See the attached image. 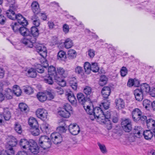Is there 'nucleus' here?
Returning a JSON list of instances; mask_svg holds the SVG:
<instances>
[{
	"mask_svg": "<svg viewBox=\"0 0 155 155\" xmlns=\"http://www.w3.org/2000/svg\"><path fill=\"white\" fill-rule=\"evenodd\" d=\"M36 40L35 38H33L31 39L23 38L21 41L28 47L30 48L35 47L37 52L43 58H45L47 55L46 48L42 44L36 43Z\"/></svg>",
	"mask_w": 155,
	"mask_h": 155,
	"instance_id": "nucleus-1",
	"label": "nucleus"
},
{
	"mask_svg": "<svg viewBox=\"0 0 155 155\" xmlns=\"http://www.w3.org/2000/svg\"><path fill=\"white\" fill-rule=\"evenodd\" d=\"M84 108L87 113L90 115H93L94 118L96 117L101 119L103 111L100 107H97L93 108V110H91L90 107L87 105L86 106H84Z\"/></svg>",
	"mask_w": 155,
	"mask_h": 155,
	"instance_id": "nucleus-2",
	"label": "nucleus"
},
{
	"mask_svg": "<svg viewBox=\"0 0 155 155\" xmlns=\"http://www.w3.org/2000/svg\"><path fill=\"white\" fill-rule=\"evenodd\" d=\"M133 120L135 121L139 120L144 121L147 119V117L143 115L141 110L139 108L134 109L131 112Z\"/></svg>",
	"mask_w": 155,
	"mask_h": 155,
	"instance_id": "nucleus-3",
	"label": "nucleus"
},
{
	"mask_svg": "<svg viewBox=\"0 0 155 155\" xmlns=\"http://www.w3.org/2000/svg\"><path fill=\"white\" fill-rule=\"evenodd\" d=\"M121 125L123 130L126 132L131 131L132 127L131 120L128 118L121 119Z\"/></svg>",
	"mask_w": 155,
	"mask_h": 155,
	"instance_id": "nucleus-4",
	"label": "nucleus"
},
{
	"mask_svg": "<svg viewBox=\"0 0 155 155\" xmlns=\"http://www.w3.org/2000/svg\"><path fill=\"white\" fill-rule=\"evenodd\" d=\"M51 140L55 144H58L61 142L62 141V138L61 135L58 132L52 133L50 136Z\"/></svg>",
	"mask_w": 155,
	"mask_h": 155,
	"instance_id": "nucleus-5",
	"label": "nucleus"
},
{
	"mask_svg": "<svg viewBox=\"0 0 155 155\" xmlns=\"http://www.w3.org/2000/svg\"><path fill=\"white\" fill-rule=\"evenodd\" d=\"M48 112L47 111L43 108H39L36 112L37 117L43 120H45L47 118Z\"/></svg>",
	"mask_w": 155,
	"mask_h": 155,
	"instance_id": "nucleus-6",
	"label": "nucleus"
},
{
	"mask_svg": "<svg viewBox=\"0 0 155 155\" xmlns=\"http://www.w3.org/2000/svg\"><path fill=\"white\" fill-rule=\"evenodd\" d=\"M77 98L79 103L83 105L84 107V106H85V104L87 102L88 103V101H90L89 97H85L83 94L81 93L77 94Z\"/></svg>",
	"mask_w": 155,
	"mask_h": 155,
	"instance_id": "nucleus-7",
	"label": "nucleus"
},
{
	"mask_svg": "<svg viewBox=\"0 0 155 155\" xmlns=\"http://www.w3.org/2000/svg\"><path fill=\"white\" fill-rule=\"evenodd\" d=\"M68 129L70 133L74 135H78L80 131L79 126L76 124H70L68 126Z\"/></svg>",
	"mask_w": 155,
	"mask_h": 155,
	"instance_id": "nucleus-8",
	"label": "nucleus"
},
{
	"mask_svg": "<svg viewBox=\"0 0 155 155\" xmlns=\"http://www.w3.org/2000/svg\"><path fill=\"white\" fill-rule=\"evenodd\" d=\"M16 19L18 21V23L23 26L26 25L28 24V22L25 18L20 14H16L14 20Z\"/></svg>",
	"mask_w": 155,
	"mask_h": 155,
	"instance_id": "nucleus-9",
	"label": "nucleus"
},
{
	"mask_svg": "<svg viewBox=\"0 0 155 155\" xmlns=\"http://www.w3.org/2000/svg\"><path fill=\"white\" fill-rule=\"evenodd\" d=\"M11 8L9 7V9L6 12V14L7 16L10 19L14 20V18H15V16L16 15L15 12L17 10L18 8L15 9Z\"/></svg>",
	"mask_w": 155,
	"mask_h": 155,
	"instance_id": "nucleus-10",
	"label": "nucleus"
},
{
	"mask_svg": "<svg viewBox=\"0 0 155 155\" xmlns=\"http://www.w3.org/2000/svg\"><path fill=\"white\" fill-rule=\"evenodd\" d=\"M110 89L108 86H104L102 89L101 93L103 99H107L110 93Z\"/></svg>",
	"mask_w": 155,
	"mask_h": 155,
	"instance_id": "nucleus-11",
	"label": "nucleus"
},
{
	"mask_svg": "<svg viewBox=\"0 0 155 155\" xmlns=\"http://www.w3.org/2000/svg\"><path fill=\"white\" fill-rule=\"evenodd\" d=\"M134 94L136 100L141 101L143 100V95L145 94L139 90V88H138L134 91Z\"/></svg>",
	"mask_w": 155,
	"mask_h": 155,
	"instance_id": "nucleus-12",
	"label": "nucleus"
},
{
	"mask_svg": "<svg viewBox=\"0 0 155 155\" xmlns=\"http://www.w3.org/2000/svg\"><path fill=\"white\" fill-rule=\"evenodd\" d=\"M30 33L28 36H30V37L28 38H24L31 39L32 38H34L36 39V37H37L39 34L38 29L35 26L32 27L31 28Z\"/></svg>",
	"mask_w": 155,
	"mask_h": 155,
	"instance_id": "nucleus-13",
	"label": "nucleus"
},
{
	"mask_svg": "<svg viewBox=\"0 0 155 155\" xmlns=\"http://www.w3.org/2000/svg\"><path fill=\"white\" fill-rule=\"evenodd\" d=\"M42 150L41 148H40L36 144V145L29 148V150L32 153L35 154H37L38 153L41 154H44L45 152L42 151Z\"/></svg>",
	"mask_w": 155,
	"mask_h": 155,
	"instance_id": "nucleus-14",
	"label": "nucleus"
},
{
	"mask_svg": "<svg viewBox=\"0 0 155 155\" xmlns=\"http://www.w3.org/2000/svg\"><path fill=\"white\" fill-rule=\"evenodd\" d=\"M15 151L13 148L7 147L5 150H3L0 152V155H14Z\"/></svg>",
	"mask_w": 155,
	"mask_h": 155,
	"instance_id": "nucleus-15",
	"label": "nucleus"
},
{
	"mask_svg": "<svg viewBox=\"0 0 155 155\" xmlns=\"http://www.w3.org/2000/svg\"><path fill=\"white\" fill-rule=\"evenodd\" d=\"M31 9L35 14H38L40 12V9L38 3L36 1L33 2L31 5Z\"/></svg>",
	"mask_w": 155,
	"mask_h": 155,
	"instance_id": "nucleus-16",
	"label": "nucleus"
},
{
	"mask_svg": "<svg viewBox=\"0 0 155 155\" xmlns=\"http://www.w3.org/2000/svg\"><path fill=\"white\" fill-rule=\"evenodd\" d=\"M19 109L21 113L25 114L27 113L29 111V109L28 106L25 103H21L19 104Z\"/></svg>",
	"mask_w": 155,
	"mask_h": 155,
	"instance_id": "nucleus-17",
	"label": "nucleus"
},
{
	"mask_svg": "<svg viewBox=\"0 0 155 155\" xmlns=\"http://www.w3.org/2000/svg\"><path fill=\"white\" fill-rule=\"evenodd\" d=\"M66 95L67 96L68 100L72 104H76L77 100L72 92L70 91Z\"/></svg>",
	"mask_w": 155,
	"mask_h": 155,
	"instance_id": "nucleus-18",
	"label": "nucleus"
},
{
	"mask_svg": "<svg viewBox=\"0 0 155 155\" xmlns=\"http://www.w3.org/2000/svg\"><path fill=\"white\" fill-rule=\"evenodd\" d=\"M115 103L117 108L120 109L124 108L125 103L123 100L121 98H117L115 100Z\"/></svg>",
	"mask_w": 155,
	"mask_h": 155,
	"instance_id": "nucleus-19",
	"label": "nucleus"
},
{
	"mask_svg": "<svg viewBox=\"0 0 155 155\" xmlns=\"http://www.w3.org/2000/svg\"><path fill=\"white\" fill-rule=\"evenodd\" d=\"M150 88V87L149 84L144 83L140 85L139 90L145 94L148 93L149 91Z\"/></svg>",
	"mask_w": 155,
	"mask_h": 155,
	"instance_id": "nucleus-20",
	"label": "nucleus"
},
{
	"mask_svg": "<svg viewBox=\"0 0 155 155\" xmlns=\"http://www.w3.org/2000/svg\"><path fill=\"white\" fill-rule=\"evenodd\" d=\"M23 36H28L30 34V31L24 27H21L18 31Z\"/></svg>",
	"mask_w": 155,
	"mask_h": 155,
	"instance_id": "nucleus-21",
	"label": "nucleus"
},
{
	"mask_svg": "<svg viewBox=\"0 0 155 155\" xmlns=\"http://www.w3.org/2000/svg\"><path fill=\"white\" fill-rule=\"evenodd\" d=\"M4 119L5 120H8L11 117V113L8 108L4 109V112L2 115Z\"/></svg>",
	"mask_w": 155,
	"mask_h": 155,
	"instance_id": "nucleus-22",
	"label": "nucleus"
},
{
	"mask_svg": "<svg viewBox=\"0 0 155 155\" xmlns=\"http://www.w3.org/2000/svg\"><path fill=\"white\" fill-rule=\"evenodd\" d=\"M45 93L47 97V99L51 100L54 98L55 93L54 91L53 90H49L45 92Z\"/></svg>",
	"mask_w": 155,
	"mask_h": 155,
	"instance_id": "nucleus-23",
	"label": "nucleus"
},
{
	"mask_svg": "<svg viewBox=\"0 0 155 155\" xmlns=\"http://www.w3.org/2000/svg\"><path fill=\"white\" fill-rule=\"evenodd\" d=\"M143 135L145 139L149 140L151 139L153 137V134L151 130H149L144 131Z\"/></svg>",
	"mask_w": 155,
	"mask_h": 155,
	"instance_id": "nucleus-24",
	"label": "nucleus"
},
{
	"mask_svg": "<svg viewBox=\"0 0 155 155\" xmlns=\"http://www.w3.org/2000/svg\"><path fill=\"white\" fill-rule=\"evenodd\" d=\"M37 97L38 100L41 102H43L47 99V97L45 93L39 92L37 95Z\"/></svg>",
	"mask_w": 155,
	"mask_h": 155,
	"instance_id": "nucleus-25",
	"label": "nucleus"
},
{
	"mask_svg": "<svg viewBox=\"0 0 155 155\" xmlns=\"http://www.w3.org/2000/svg\"><path fill=\"white\" fill-rule=\"evenodd\" d=\"M146 122L147 126L148 129H151L155 127V121L152 118H149L145 121Z\"/></svg>",
	"mask_w": 155,
	"mask_h": 155,
	"instance_id": "nucleus-26",
	"label": "nucleus"
},
{
	"mask_svg": "<svg viewBox=\"0 0 155 155\" xmlns=\"http://www.w3.org/2000/svg\"><path fill=\"white\" fill-rule=\"evenodd\" d=\"M77 55V53L75 51L70 49L68 51V58L70 59H72L75 58Z\"/></svg>",
	"mask_w": 155,
	"mask_h": 155,
	"instance_id": "nucleus-27",
	"label": "nucleus"
},
{
	"mask_svg": "<svg viewBox=\"0 0 155 155\" xmlns=\"http://www.w3.org/2000/svg\"><path fill=\"white\" fill-rule=\"evenodd\" d=\"M37 71L36 69L33 68H31L29 69L26 74L27 76L32 78L36 77L37 75Z\"/></svg>",
	"mask_w": 155,
	"mask_h": 155,
	"instance_id": "nucleus-28",
	"label": "nucleus"
},
{
	"mask_svg": "<svg viewBox=\"0 0 155 155\" xmlns=\"http://www.w3.org/2000/svg\"><path fill=\"white\" fill-rule=\"evenodd\" d=\"M28 124L31 127H38V122L35 118L33 117L30 118L28 120Z\"/></svg>",
	"mask_w": 155,
	"mask_h": 155,
	"instance_id": "nucleus-29",
	"label": "nucleus"
},
{
	"mask_svg": "<svg viewBox=\"0 0 155 155\" xmlns=\"http://www.w3.org/2000/svg\"><path fill=\"white\" fill-rule=\"evenodd\" d=\"M58 113L61 116L64 118H68L70 116V112L62 109L58 111Z\"/></svg>",
	"mask_w": 155,
	"mask_h": 155,
	"instance_id": "nucleus-30",
	"label": "nucleus"
},
{
	"mask_svg": "<svg viewBox=\"0 0 155 155\" xmlns=\"http://www.w3.org/2000/svg\"><path fill=\"white\" fill-rule=\"evenodd\" d=\"M16 144L17 140L14 137H13L11 139L9 140L8 144L6 146V147H9L13 148V147L15 146Z\"/></svg>",
	"mask_w": 155,
	"mask_h": 155,
	"instance_id": "nucleus-31",
	"label": "nucleus"
},
{
	"mask_svg": "<svg viewBox=\"0 0 155 155\" xmlns=\"http://www.w3.org/2000/svg\"><path fill=\"white\" fill-rule=\"evenodd\" d=\"M8 4L10 5L9 7L11 8H18V5L17 4V2L15 0H6Z\"/></svg>",
	"mask_w": 155,
	"mask_h": 155,
	"instance_id": "nucleus-32",
	"label": "nucleus"
},
{
	"mask_svg": "<svg viewBox=\"0 0 155 155\" xmlns=\"http://www.w3.org/2000/svg\"><path fill=\"white\" fill-rule=\"evenodd\" d=\"M28 141L25 139H21L20 141V145L23 148L27 149L28 147Z\"/></svg>",
	"mask_w": 155,
	"mask_h": 155,
	"instance_id": "nucleus-33",
	"label": "nucleus"
},
{
	"mask_svg": "<svg viewBox=\"0 0 155 155\" xmlns=\"http://www.w3.org/2000/svg\"><path fill=\"white\" fill-rule=\"evenodd\" d=\"M31 19L32 20L33 24L37 27H38L40 25V21L38 17L36 15H34L31 17Z\"/></svg>",
	"mask_w": 155,
	"mask_h": 155,
	"instance_id": "nucleus-34",
	"label": "nucleus"
},
{
	"mask_svg": "<svg viewBox=\"0 0 155 155\" xmlns=\"http://www.w3.org/2000/svg\"><path fill=\"white\" fill-rule=\"evenodd\" d=\"M49 75L54 77L57 74L56 68L53 66H50L48 68Z\"/></svg>",
	"mask_w": 155,
	"mask_h": 155,
	"instance_id": "nucleus-35",
	"label": "nucleus"
},
{
	"mask_svg": "<svg viewBox=\"0 0 155 155\" xmlns=\"http://www.w3.org/2000/svg\"><path fill=\"white\" fill-rule=\"evenodd\" d=\"M85 72L86 74H89L91 71V64L88 62H85L84 64Z\"/></svg>",
	"mask_w": 155,
	"mask_h": 155,
	"instance_id": "nucleus-36",
	"label": "nucleus"
},
{
	"mask_svg": "<svg viewBox=\"0 0 155 155\" xmlns=\"http://www.w3.org/2000/svg\"><path fill=\"white\" fill-rule=\"evenodd\" d=\"M14 129L15 131L19 134H21L22 132L21 125L18 122H15L14 125Z\"/></svg>",
	"mask_w": 155,
	"mask_h": 155,
	"instance_id": "nucleus-37",
	"label": "nucleus"
},
{
	"mask_svg": "<svg viewBox=\"0 0 155 155\" xmlns=\"http://www.w3.org/2000/svg\"><path fill=\"white\" fill-rule=\"evenodd\" d=\"M12 91L17 96H20L22 92L21 90L20 89L19 86L17 85L14 86L13 90Z\"/></svg>",
	"mask_w": 155,
	"mask_h": 155,
	"instance_id": "nucleus-38",
	"label": "nucleus"
},
{
	"mask_svg": "<svg viewBox=\"0 0 155 155\" xmlns=\"http://www.w3.org/2000/svg\"><path fill=\"white\" fill-rule=\"evenodd\" d=\"M99 70L98 64L96 62H92L91 64V71L94 72H97Z\"/></svg>",
	"mask_w": 155,
	"mask_h": 155,
	"instance_id": "nucleus-39",
	"label": "nucleus"
},
{
	"mask_svg": "<svg viewBox=\"0 0 155 155\" xmlns=\"http://www.w3.org/2000/svg\"><path fill=\"white\" fill-rule=\"evenodd\" d=\"M107 78L105 75H103L101 77L100 81H99V85L103 86L105 85L107 82Z\"/></svg>",
	"mask_w": 155,
	"mask_h": 155,
	"instance_id": "nucleus-40",
	"label": "nucleus"
},
{
	"mask_svg": "<svg viewBox=\"0 0 155 155\" xmlns=\"http://www.w3.org/2000/svg\"><path fill=\"white\" fill-rule=\"evenodd\" d=\"M51 140L49 141L48 142H45L43 144H40L41 149H43L44 150L49 148L51 147Z\"/></svg>",
	"mask_w": 155,
	"mask_h": 155,
	"instance_id": "nucleus-41",
	"label": "nucleus"
},
{
	"mask_svg": "<svg viewBox=\"0 0 155 155\" xmlns=\"http://www.w3.org/2000/svg\"><path fill=\"white\" fill-rule=\"evenodd\" d=\"M103 99L104 101L101 103V106H102L105 109L107 110L109 107L110 105V101L107 100V99Z\"/></svg>",
	"mask_w": 155,
	"mask_h": 155,
	"instance_id": "nucleus-42",
	"label": "nucleus"
},
{
	"mask_svg": "<svg viewBox=\"0 0 155 155\" xmlns=\"http://www.w3.org/2000/svg\"><path fill=\"white\" fill-rule=\"evenodd\" d=\"M19 24L17 22L12 23L11 24V28L15 32H16L19 31V28L21 27H20Z\"/></svg>",
	"mask_w": 155,
	"mask_h": 155,
	"instance_id": "nucleus-43",
	"label": "nucleus"
},
{
	"mask_svg": "<svg viewBox=\"0 0 155 155\" xmlns=\"http://www.w3.org/2000/svg\"><path fill=\"white\" fill-rule=\"evenodd\" d=\"M65 47L67 49L71 48L73 45L72 41L69 38L66 39L64 42Z\"/></svg>",
	"mask_w": 155,
	"mask_h": 155,
	"instance_id": "nucleus-44",
	"label": "nucleus"
},
{
	"mask_svg": "<svg viewBox=\"0 0 155 155\" xmlns=\"http://www.w3.org/2000/svg\"><path fill=\"white\" fill-rule=\"evenodd\" d=\"M51 140L47 136H41L40 138L39 141V144H43L44 143L48 142Z\"/></svg>",
	"mask_w": 155,
	"mask_h": 155,
	"instance_id": "nucleus-45",
	"label": "nucleus"
},
{
	"mask_svg": "<svg viewBox=\"0 0 155 155\" xmlns=\"http://www.w3.org/2000/svg\"><path fill=\"white\" fill-rule=\"evenodd\" d=\"M110 112L109 111H107L106 113L103 111V116L101 117V120H105L106 121H108L110 118Z\"/></svg>",
	"mask_w": 155,
	"mask_h": 155,
	"instance_id": "nucleus-46",
	"label": "nucleus"
},
{
	"mask_svg": "<svg viewBox=\"0 0 155 155\" xmlns=\"http://www.w3.org/2000/svg\"><path fill=\"white\" fill-rule=\"evenodd\" d=\"M13 91L10 88L7 89L5 94V97L8 99H11L12 98Z\"/></svg>",
	"mask_w": 155,
	"mask_h": 155,
	"instance_id": "nucleus-47",
	"label": "nucleus"
},
{
	"mask_svg": "<svg viewBox=\"0 0 155 155\" xmlns=\"http://www.w3.org/2000/svg\"><path fill=\"white\" fill-rule=\"evenodd\" d=\"M31 133L33 135L35 136L39 135L40 134V130L38 129V127H32Z\"/></svg>",
	"mask_w": 155,
	"mask_h": 155,
	"instance_id": "nucleus-48",
	"label": "nucleus"
},
{
	"mask_svg": "<svg viewBox=\"0 0 155 155\" xmlns=\"http://www.w3.org/2000/svg\"><path fill=\"white\" fill-rule=\"evenodd\" d=\"M53 77L49 75L44 78V81L45 83L48 84H52L53 83Z\"/></svg>",
	"mask_w": 155,
	"mask_h": 155,
	"instance_id": "nucleus-49",
	"label": "nucleus"
},
{
	"mask_svg": "<svg viewBox=\"0 0 155 155\" xmlns=\"http://www.w3.org/2000/svg\"><path fill=\"white\" fill-rule=\"evenodd\" d=\"M152 103L149 100L147 99L144 100L143 103V106L145 107L146 109H147L148 107H149L152 105Z\"/></svg>",
	"mask_w": 155,
	"mask_h": 155,
	"instance_id": "nucleus-50",
	"label": "nucleus"
},
{
	"mask_svg": "<svg viewBox=\"0 0 155 155\" xmlns=\"http://www.w3.org/2000/svg\"><path fill=\"white\" fill-rule=\"evenodd\" d=\"M84 93L87 95V97H89V95L91 93V89L89 86H86L84 89Z\"/></svg>",
	"mask_w": 155,
	"mask_h": 155,
	"instance_id": "nucleus-51",
	"label": "nucleus"
},
{
	"mask_svg": "<svg viewBox=\"0 0 155 155\" xmlns=\"http://www.w3.org/2000/svg\"><path fill=\"white\" fill-rule=\"evenodd\" d=\"M74 71L76 74H80L83 73L84 71L82 67L78 66L75 68Z\"/></svg>",
	"mask_w": 155,
	"mask_h": 155,
	"instance_id": "nucleus-52",
	"label": "nucleus"
},
{
	"mask_svg": "<svg viewBox=\"0 0 155 155\" xmlns=\"http://www.w3.org/2000/svg\"><path fill=\"white\" fill-rule=\"evenodd\" d=\"M97 145L99 147L101 151L103 153H107V150L104 144H101L100 143H97Z\"/></svg>",
	"mask_w": 155,
	"mask_h": 155,
	"instance_id": "nucleus-53",
	"label": "nucleus"
},
{
	"mask_svg": "<svg viewBox=\"0 0 155 155\" xmlns=\"http://www.w3.org/2000/svg\"><path fill=\"white\" fill-rule=\"evenodd\" d=\"M24 91L26 94H30L33 92V89L31 87L28 86L24 89Z\"/></svg>",
	"mask_w": 155,
	"mask_h": 155,
	"instance_id": "nucleus-54",
	"label": "nucleus"
},
{
	"mask_svg": "<svg viewBox=\"0 0 155 155\" xmlns=\"http://www.w3.org/2000/svg\"><path fill=\"white\" fill-rule=\"evenodd\" d=\"M37 68L35 69L37 71L38 73H42L44 72V67L43 65L38 64L37 65Z\"/></svg>",
	"mask_w": 155,
	"mask_h": 155,
	"instance_id": "nucleus-55",
	"label": "nucleus"
},
{
	"mask_svg": "<svg viewBox=\"0 0 155 155\" xmlns=\"http://www.w3.org/2000/svg\"><path fill=\"white\" fill-rule=\"evenodd\" d=\"M69 84L70 86L74 90H77L78 85L76 81L71 80L69 82Z\"/></svg>",
	"mask_w": 155,
	"mask_h": 155,
	"instance_id": "nucleus-56",
	"label": "nucleus"
},
{
	"mask_svg": "<svg viewBox=\"0 0 155 155\" xmlns=\"http://www.w3.org/2000/svg\"><path fill=\"white\" fill-rule=\"evenodd\" d=\"M128 70L126 67H123L120 70V74L122 77L125 76L127 73Z\"/></svg>",
	"mask_w": 155,
	"mask_h": 155,
	"instance_id": "nucleus-57",
	"label": "nucleus"
},
{
	"mask_svg": "<svg viewBox=\"0 0 155 155\" xmlns=\"http://www.w3.org/2000/svg\"><path fill=\"white\" fill-rule=\"evenodd\" d=\"M67 130V129L65 128L64 126H59L57 128V130L60 133H65Z\"/></svg>",
	"mask_w": 155,
	"mask_h": 155,
	"instance_id": "nucleus-58",
	"label": "nucleus"
},
{
	"mask_svg": "<svg viewBox=\"0 0 155 155\" xmlns=\"http://www.w3.org/2000/svg\"><path fill=\"white\" fill-rule=\"evenodd\" d=\"M63 109H64L66 111L70 112V111L72 110V107L71 106L68 104L67 103L65 104L63 106Z\"/></svg>",
	"mask_w": 155,
	"mask_h": 155,
	"instance_id": "nucleus-59",
	"label": "nucleus"
},
{
	"mask_svg": "<svg viewBox=\"0 0 155 155\" xmlns=\"http://www.w3.org/2000/svg\"><path fill=\"white\" fill-rule=\"evenodd\" d=\"M58 59H59V58H65L66 57V53L63 51H59L58 54Z\"/></svg>",
	"mask_w": 155,
	"mask_h": 155,
	"instance_id": "nucleus-60",
	"label": "nucleus"
},
{
	"mask_svg": "<svg viewBox=\"0 0 155 155\" xmlns=\"http://www.w3.org/2000/svg\"><path fill=\"white\" fill-rule=\"evenodd\" d=\"M37 144L33 140H30L28 141V148L29 150V148L31 147H32L34 146L35 145Z\"/></svg>",
	"mask_w": 155,
	"mask_h": 155,
	"instance_id": "nucleus-61",
	"label": "nucleus"
},
{
	"mask_svg": "<svg viewBox=\"0 0 155 155\" xmlns=\"http://www.w3.org/2000/svg\"><path fill=\"white\" fill-rule=\"evenodd\" d=\"M140 128L138 127H135L133 131V133L135 134H137L138 136H140Z\"/></svg>",
	"mask_w": 155,
	"mask_h": 155,
	"instance_id": "nucleus-62",
	"label": "nucleus"
},
{
	"mask_svg": "<svg viewBox=\"0 0 155 155\" xmlns=\"http://www.w3.org/2000/svg\"><path fill=\"white\" fill-rule=\"evenodd\" d=\"M48 124L47 123L44 122L42 124L41 127V129H43V130H45V131L46 132H47V131L48 130Z\"/></svg>",
	"mask_w": 155,
	"mask_h": 155,
	"instance_id": "nucleus-63",
	"label": "nucleus"
},
{
	"mask_svg": "<svg viewBox=\"0 0 155 155\" xmlns=\"http://www.w3.org/2000/svg\"><path fill=\"white\" fill-rule=\"evenodd\" d=\"M149 93L150 95L153 97H155V88L153 87L150 88Z\"/></svg>",
	"mask_w": 155,
	"mask_h": 155,
	"instance_id": "nucleus-64",
	"label": "nucleus"
}]
</instances>
